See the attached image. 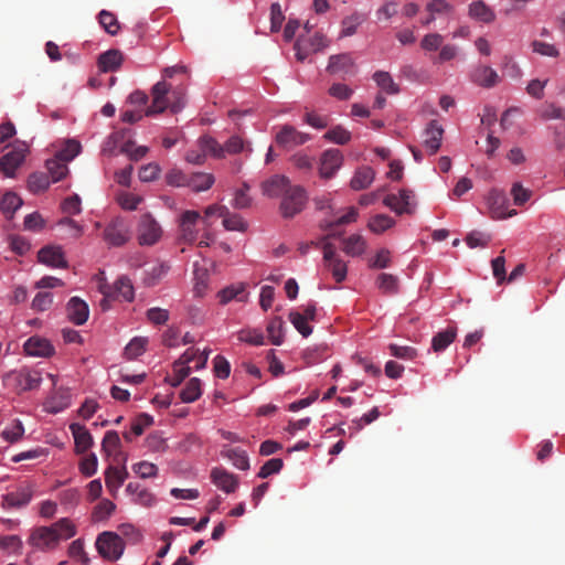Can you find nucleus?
<instances>
[{"label": "nucleus", "instance_id": "aec40b11", "mask_svg": "<svg viewBox=\"0 0 565 565\" xmlns=\"http://www.w3.org/2000/svg\"><path fill=\"white\" fill-rule=\"evenodd\" d=\"M470 81L481 87L491 88L499 83L498 73L488 65H478L470 72Z\"/></svg>", "mask_w": 565, "mask_h": 565}, {"label": "nucleus", "instance_id": "3c124183", "mask_svg": "<svg viewBox=\"0 0 565 565\" xmlns=\"http://www.w3.org/2000/svg\"><path fill=\"white\" fill-rule=\"evenodd\" d=\"M288 317L295 329L302 337L307 338L312 333V328L308 324V320L306 317H302L301 312L290 311Z\"/></svg>", "mask_w": 565, "mask_h": 565}, {"label": "nucleus", "instance_id": "f8f14e48", "mask_svg": "<svg viewBox=\"0 0 565 565\" xmlns=\"http://www.w3.org/2000/svg\"><path fill=\"white\" fill-rule=\"evenodd\" d=\"M413 199V191L402 189L398 194H387L383 203L398 215L412 214L414 212Z\"/></svg>", "mask_w": 565, "mask_h": 565}, {"label": "nucleus", "instance_id": "c85d7f7f", "mask_svg": "<svg viewBox=\"0 0 565 565\" xmlns=\"http://www.w3.org/2000/svg\"><path fill=\"white\" fill-rule=\"evenodd\" d=\"M214 175L205 172H195L188 175L186 186L191 188L194 192H202L209 190L214 184Z\"/></svg>", "mask_w": 565, "mask_h": 565}, {"label": "nucleus", "instance_id": "bb28decb", "mask_svg": "<svg viewBox=\"0 0 565 565\" xmlns=\"http://www.w3.org/2000/svg\"><path fill=\"white\" fill-rule=\"evenodd\" d=\"M468 14L471 19L488 24L492 23L497 17L495 12L482 0L471 2L468 7Z\"/></svg>", "mask_w": 565, "mask_h": 565}, {"label": "nucleus", "instance_id": "39448f33", "mask_svg": "<svg viewBox=\"0 0 565 565\" xmlns=\"http://www.w3.org/2000/svg\"><path fill=\"white\" fill-rule=\"evenodd\" d=\"M202 220L196 211L186 210L181 213L178 220V242L192 245L198 239V223Z\"/></svg>", "mask_w": 565, "mask_h": 565}, {"label": "nucleus", "instance_id": "de8ad7c7", "mask_svg": "<svg viewBox=\"0 0 565 565\" xmlns=\"http://www.w3.org/2000/svg\"><path fill=\"white\" fill-rule=\"evenodd\" d=\"M223 226L227 231L245 232L247 230V223L244 218L238 214L231 213L228 209L223 216Z\"/></svg>", "mask_w": 565, "mask_h": 565}, {"label": "nucleus", "instance_id": "e433bc0d", "mask_svg": "<svg viewBox=\"0 0 565 565\" xmlns=\"http://www.w3.org/2000/svg\"><path fill=\"white\" fill-rule=\"evenodd\" d=\"M376 286L386 295H395L398 292V278L391 274H380L376 278Z\"/></svg>", "mask_w": 565, "mask_h": 565}, {"label": "nucleus", "instance_id": "774afa93", "mask_svg": "<svg viewBox=\"0 0 565 565\" xmlns=\"http://www.w3.org/2000/svg\"><path fill=\"white\" fill-rule=\"evenodd\" d=\"M160 167L157 163H148L140 168L139 179L142 182H151L158 179L160 174Z\"/></svg>", "mask_w": 565, "mask_h": 565}, {"label": "nucleus", "instance_id": "58836bf2", "mask_svg": "<svg viewBox=\"0 0 565 565\" xmlns=\"http://www.w3.org/2000/svg\"><path fill=\"white\" fill-rule=\"evenodd\" d=\"M267 333L274 345H280L284 342V321L281 317H274L269 321Z\"/></svg>", "mask_w": 565, "mask_h": 565}, {"label": "nucleus", "instance_id": "680f3d73", "mask_svg": "<svg viewBox=\"0 0 565 565\" xmlns=\"http://www.w3.org/2000/svg\"><path fill=\"white\" fill-rule=\"evenodd\" d=\"M98 460L95 454L84 457L79 462V471L85 477H92L96 473Z\"/></svg>", "mask_w": 565, "mask_h": 565}, {"label": "nucleus", "instance_id": "4be33fe9", "mask_svg": "<svg viewBox=\"0 0 565 565\" xmlns=\"http://www.w3.org/2000/svg\"><path fill=\"white\" fill-rule=\"evenodd\" d=\"M444 135L443 127L437 120H430L424 131V146L430 151V154H435L441 145Z\"/></svg>", "mask_w": 565, "mask_h": 565}, {"label": "nucleus", "instance_id": "393cba45", "mask_svg": "<svg viewBox=\"0 0 565 565\" xmlns=\"http://www.w3.org/2000/svg\"><path fill=\"white\" fill-rule=\"evenodd\" d=\"M124 62V54L117 49H110L98 56L97 65L100 72L117 71Z\"/></svg>", "mask_w": 565, "mask_h": 565}, {"label": "nucleus", "instance_id": "72a5a7b5", "mask_svg": "<svg viewBox=\"0 0 565 565\" xmlns=\"http://www.w3.org/2000/svg\"><path fill=\"white\" fill-rule=\"evenodd\" d=\"M364 20V15L359 12H354L351 15L343 18L341 21L340 38H347L355 34L358 28L363 23Z\"/></svg>", "mask_w": 565, "mask_h": 565}, {"label": "nucleus", "instance_id": "1a4fd4ad", "mask_svg": "<svg viewBox=\"0 0 565 565\" xmlns=\"http://www.w3.org/2000/svg\"><path fill=\"white\" fill-rule=\"evenodd\" d=\"M7 379L13 383L19 392L38 388L42 382L41 373L29 369L10 372Z\"/></svg>", "mask_w": 565, "mask_h": 565}, {"label": "nucleus", "instance_id": "bf43d9fd", "mask_svg": "<svg viewBox=\"0 0 565 565\" xmlns=\"http://www.w3.org/2000/svg\"><path fill=\"white\" fill-rule=\"evenodd\" d=\"M238 340L253 345L264 344V335L257 329H244L238 332Z\"/></svg>", "mask_w": 565, "mask_h": 565}, {"label": "nucleus", "instance_id": "7ed1b4c3", "mask_svg": "<svg viewBox=\"0 0 565 565\" xmlns=\"http://www.w3.org/2000/svg\"><path fill=\"white\" fill-rule=\"evenodd\" d=\"M199 143L203 152L210 153L215 159L237 154L245 149V142L239 136H232L224 145L211 136H203L199 139Z\"/></svg>", "mask_w": 565, "mask_h": 565}, {"label": "nucleus", "instance_id": "473e14b6", "mask_svg": "<svg viewBox=\"0 0 565 565\" xmlns=\"http://www.w3.org/2000/svg\"><path fill=\"white\" fill-rule=\"evenodd\" d=\"M457 331L455 328H447L434 335L431 340V349L435 352H441L448 348L456 339Z\"/></svg>", "mask_w": 565, "mask_h": 565}, {"label": "nucleus", "instance_id": "2eb2a0df", "mask_svg": "<svg viewBox=\"0 0 565 565\" xmlns=\"http://www.w3.org/2000/svg\"><path fill=\"white\" fill-rule=\"evenodd\" d=\"M105 241L111 246H121L130 238L128 225L122 218L113 220L104 231Z\"/></svg>", "mask_w": 565, "mask_h": 565}, {"label": "nucleus", "instance_id": "6e6552de", "mask_svg": "<svg viewBox=\"0 0 565 565\" xmlns=\"http://www.w3.org/2000/svg\"><path fill=\"white\" fill-rule=\"evenodd\" d=\"M162 235L160 224L151 214H143L138 224V242L140 245H153Z\"/></svg>", "mask_w": 565, "mask_h": 565}, {"label": "nucleus", "instance_id": "603ef678", "mask_svg": "<svg viewBox=\"0 0 565 565\" xmlns=\"http://www.w3.org/2000/svg\"><path fill=\"white\" fill-rule=\"evenodd\" d=\"M540 116L544 120H565V108L557 106L553 103H545L540 109Z\"/></svg>", "mask_w": 565, "mask_h": 565}, {"label": "nucleus", "instance_id": "0e129e2a", "mask_svg": "<svg viewBox=\"0 0 565 565\" xmlns=\"http://www.w3.org/2000/svg\"><path fill=\"white\" fill-rule=\"evenodd\" d=\"M169 267L164 264L154 265L151 267L145 277V284L147 286H154L158 280L164 276L168 271Z\"/></svg>", "mask_w": 565, "mask_h": 565}, {"label": "nucleus", "instance_id": "8fccbe9b", "mask_svg": "<svg viewBox=\"0 0 565 565\" xmlns=\"http://www.w3.org/2000/svg\"><path fill=\"white\" fill-rule=\"evenodd\" d=\"M121 446V441L119 435L115 430H108L102 441V450L107 456H110L115 451H117Z\"/></svg>", "mask_w": 565, "mask_h": 565}, {"label": "nucleus", "instance_id": "052dcab7", "mask_svg": "<svg viewBox=\"0 0 565 565\" xmlns=\"http://www.w3.org/2000/svg\"><path fill=\"white\" fill-rule=\"evenodd\" d=\"M284 466V461L280 458H273L267 460L258 472L259 478H268L274 473H278Z\"/></svg>", "mask_w": 565, "mask_h": 565}, {"label": "nucleus", "instance_id": "dca6fc26", "mask_svg": "<svg viewBox=\"0 0 565 565\" xmlns=\"http://www.w3.org/2000/svg\"><path fill=\"white\" fill-rule=\"evenodd\" d=\"M310 139L308 134L298 131L290 125H285L276 135V143L285 149H291L306 143Z\"/></svg>", "mask_w": 565, "mask_h": 565}, {"label": "nucleus", "instance_id": "864d4df0", "mask_svg": "<svg viewBox=\"0 0 565 565\" xmlns=\"http://www.w3.org/2000/svg\"><path fill=\"white\" fill-rule=\"evenodd\" d=\"M81 148L82 147L78 141L70 139L65 142L64 148L57 151L55 157L67 163L81 152Z\"/></svg>", "mask_w": 565, "mask_h": 565}, {"label": "nucleus", "instance_id": "ea45409f", "mask_svg": "<svg viewBox=\"0 0 565 565\" xmlns=\"http://www.w3.org/2000/svg\"><path fill=\"white\" fill-rule=\"evenodd\" d=\"M21 205V198L13 192H7L0 201V209L8 217H12Z\"/></svg>", "mask_w": 565, "mask_h": 565}, {"label": "nucleus", "instance_id": "37998d69", "mask_svg": "<svg viewBox=\"0 0 565 565\" xmlns=\"http://www.w3.org/2000/svg\"><path fill=\"white\" fill-rule=\"evenodd\" d=\"M127 472L117 467H108L105 473V482L108 489H118L125 481Z\"/></svg>", "mask_w": 565, "mask_h": 565}, {"label": "nucleus", "instance_id": "79ce46f5", "mask_svg": "<svg viewBox=\"0 0 565 565\" xmlns=\"http://www.w3.org/2000/svg\"><path fill=\"white\" fill-rule=\"evenodd\" d=\"M99 24L110 34L116 35L120 30V24L116 15L107 10H102L98 14Z\"/></svg>", "mask_w": 565, "mask_h": 565}, {"label": "nucleus", "instance_id": "49530a36", "mask_svg": "<svg viewBox=\"0 0 565 565\" xmlns=\"http://www.w3.org/2000/svg\"><path fill=\"white\" fill-rule=\"evenodd\" d=\"M50 185V178L44 172H34L29 177L28 186L33 193L45 191Z\"/></svg>", "mask_w": 565, "mask_h": 565}, {"label": "nucleus", "instance_id": "0eeeda50", "mask_svg": "<svg viewBox=\"0 0 565 565\" xmlns=\"http://www.w3.org/2000/svg\"><path fill=\"white\" fill-rule=\"evenodd\" d=\"M99 291L105 297L121 298L126 301H132L135 297L132 282L127 276H120L114 285H109L106 281L100 282Z\"/></svg>", "mask_w": 565, "mask_h": 565}, {"label": "nucleus", "instance_id": "f3484780", "mask_svg": "<svg viewBox=\"0 0 565 565\" xmlns=\"http://www.w3.org/2000/svg\"><path fill=\"white\" fill-rule=\"evenodd\" d=\"M343 156L339 149H328L320 158L319 174L323 179L332 178L340 169Z\"/></svg>", "mask_w": 565, "mask_h": 565}, {"label": "nucleus", "instance_id": "2f4dec72", "mask_svg": "<svg viewBox=\"0 0 565 565\" xmlns=\"http://www.w3.org/2000/svg\"><path fill=\"white\" fill-rule=\"evenodd\" d=\"M217 297L222 305L228 303L231 300L245 301L247 295L243 284L231 285L218 291Z\"/></svg>", "mask_w": 565, "mask_h": 565}, {"label": "nucleus", "instance_id": "a19ab883", "mask_svg": "<svg viewBox=\"0 0 565 565\" xmlns=\"http://www.w3.org/2000/svg\"><path fill=\"white\" fill-rule=\"evenodd\" d=\"M395 225L394 218L386 214H376L369 221V228L375 233L381 234L386 230L393 227Z\"/></svg>", "mask_w": 565, "mask_h": 565}, {"label": "nucleus", "instance_id": "f03ea898", "mask_svg": "<svg viewBox=\"0 0 565 565\" xmlns=\"http://www.w3.org/2000/svg\"><path fill=\"white\" fill-rule=\"evenodd\" d=\"M308 194L303 186L292 184L279 202V214L285 220H291L307 206Z\"/></svg>", "mask_w": 565, "mask_h": 565}, {"label": "nucleus", "instance_id": "4468645a", "mask_svg": "<svg viewBox=\"0 0 565 565\" xmlns=\"http://www.w3.org/2000/svg\"><path fill=\"white\" fill-rule=\"evenodd\" d=\"M323 260L337 282H342L347 278V264L335 253V248L331 243L323 245Z\"/></svg>", "mask_w": 565, "mask_h": 565}, {"label": "nucleus", "instance_id": "c756f323", "mask_svg": "<svg viewBox=\"0 0 565 565\" xmlns=\"http://www.w3.org/2000/svg\"><path fill=\"white\" fill-rule=\"evenodd\" d=\"M374 178L375 172L371 167H362L355 171L350 185L355 191L364 190L371 185Z\"/></svg>", "mask_w": 565, "mask_h": 565}, {"label": "nucleus", "instance_id": "423d86ee", "mask_svg": "<svg viewBox=\"0 0 565 565\" xmlns=\"http://www.w3.org/2000/svg\"><path fill=\"white\" fill-rule=\"evenodd\" d=\"M170 90L171 85L166 81L156 83L151 88L152 103L145 110V115L150 117L157 114H161L168 108L170 109Z\"/></svg>", "mask_w": 565, "mask_h": 565}, {"label": "nucleus", "instance_id": "412c9836", "mask_svg": "<svg viewBox=\"0 0 565 565\" xmlns=\"http://www.w3.org/2000/svg\"><path fill=\"white\" fill-rule=\"evenodd\" d=\"M23 349L25 354L30 356L49 358L54 353V347L51 342L36 335L29 338L25 341Z\"/></svg>", "mask_w": 565, "mask_h": 565}, {"label": "nucleus", "instance_id": "4d7b16f0", "mask_svg": "<svg viewBox=\"0 0 565 565\" xmlns=\"http://www.w3.org/2000/svg\"><path fill=\"white\" fill-rule=\"evenodd\" d=\"M116 505L108 499H103L94 509L93 516L96 521L108 519L115 511Z\"/></svg>", "mask_w": 565, "mask_h": 565}, {"label": "nucleus", "instance_id": "c03bdc74", "mask_svg": "<svg viewBox=\"0 0 565 565\" xmlns=\"http://www.w3.org/2000/svg\"><path fill=\"white\" fill-rule=\"evenodd\" d=\"M373 79L387 94L398 93V86L394 83L390 73L384 71H377L373 74Z\"/></svg>", "mask_w": 565, "mask_h": 565}, {"label": "nucleus", "instance_id": "13d9d810", "mask_svg": "<svg viewBox=\"0 0 565 565\" xmlns=\"http://www.w3.org/2000/svg\"><path fill=\"white\" fill-rule=\"evenodd\" d=\"M388 350L391 355L402 360H414L417 356V350L408 345L390 344Z\"/></svg>", "mask_w": 565, "mask_h": 565}, {"label": "nucleus", "instance_id": "c9c22d12", "mask_svg": "<svg viewBox=\"0 0 565 565\" xmlns=\"http://www.w3.org/2000/svg\"><path fill=\"white\" fill-rule=\"evenodd\" d=\"M343 250L345 254L355 257L364 253L366 243L359 234H353L343 241Z\"/></svg>", "mask_w": 565, "mask_h": 565}, {"label": "nucleus", "instance_id": "cd10ccee", "mask_svg": "<svg viewBox=\"0 0 565 565\" xmlns=\"http://www.w3.org/2000/svg\"><path fill=\"white\" fill-rule=\"evenodd\" d=\"M70 406V394L65 390L55 391L44 403V408L51 414H57Z\"/></svg>", "mask_w": 565, "mask_h": 565}, {"label": "nucleus", "instance_id": "a18cd8bd", "mask_svg": "<svg viewBox=\"0 0 565 565\" xmlns=\"http://www.w3.org/2000/svg\"><path fill=\"white\" fill-rule=\"evenodd\" d=\"M22 540L18 535H1L0 536V550L9 554H21L22 553Z\"/></svg>", "mask_w": 565, "mask_h": 565}, {"label": "nucleus", "instance_id": "09e8293b", "mask_svg": "<svg viewBox=\"0 0 565 565\" xmlns=\"http://www.w3.org/2000/svg\"><path fill=\"white\" fill-rule=\"evenodd\" d=\"M227 459L239 470L249 468V459L245 450L232 448L226 451Z\"/></svg>", "mask_w": 565, "mask_h": 565}, {"label": "nucleus", "instance_id": "f704fd0d", "mask_svg": "<svg viewBox=\"0 0 565 565\" xmlns=\"http://www.w3.org/2000/svg\"><path fill=\"white\" fill-rule=\"evenodd\" d=\"M45 167L49 171V178H51L52 182H57L62 180L67 173L68 168L67 163L54 157L52 159H47L45 162Z\"/></svg>", "mask_w": 565, "mask_h": 565}, {"label": "nucleus", "instance_id": "9d476101", "mask_svg": "<svg viewBox=\"0 0 565 565\" xmlns=\"http://www.w3.org/2000/svg\"><path fill=\"white\" fill-rule=\"evenodd\" d=\"M487 203L492 218L502 220L516 214L515 210H508L509 200L503 191L491 190L488 194Z\"/></svg>", "mask_w": 565, "mask_h": 565}, {"label": "nucleus", "instance_id": "5701e85b", "mask_svg": "<svg viewBox=\"0 0 565 565\" xmlns=\"http://www.w3.org/2000/svg\"><path fill=\"white\" fill-rule=\"evenodd\" d=\"M70 429L74 437L75 452L78 455L86 452L94 444L93 436L88 429L77 423L71 424Z\"/></svg>", "mask_w": 565, "mask_h": 565}, {"label": "nucleus", "instance_id": "ddd939ff", "mask_svg": "<svg viewBox=\"0 0 565 565\" xmlns=\"http://www.w3.org/2000/svg\"><path fill=\"white\" fill-rule=\"evenodd\" d=\"M26 153L25 143L15 146L0 158V172L7 178H13L15 170L23 163Z\"/></svg>", "mask_w": 565, "mask_h": 565}, {"label": "nucleus", "instance_id": "20e7f679", "mask_svg": "<svg viewBox=\"0 0 565 565\" xmlns=\"http://www.w3.org/2000/svg\"><path fill=\"white\" fill-rule=\"evenodd\" d=\"M96 547L106 561L115 562L122 555L125 543L121 535L115 532H103L96 540Z\"/></svg>", "mask_w": 565, "mask_h": 565}, {"label": "nucleus", "instance_id": "4c0bfd02", "mask_svg": "<svg viewBox=\"0 0 565 565\" xmlns=\"http://www.w3.org/2000/svg\"><path fill=\"white\" fill-rule=\"evenodd\" d=\"M202 394L201 381L198 377L191 379L185 387L180 392V398L184 403H193Z\"/></svg>", "mask_w": 565, "mask_h": 565}, {"label": "nucleus", "instance_id": "f257e3e1", "mask_svg": "<svg viewBox=\"0 0 565 565\" xmlns=\"http://www.w3.org/2000/svg\"><path fill=\"white\" fill-rule=\"evenodd\" d=\"M76 534V527L73 522L63 518L50 526H38L31 531L28 543L40 551H51L55 548L61 541L68 540Z\"/></svg>", "mask_w": 565, "mask_h": 565}, {"label": "nucleus", "instance_id": "5fc2aeb1", "mask_svg": "<svg viewBox=\"0 0 565 565\" xmlns=\"http://www.w3.org/2000/svg\"><path fill=\"white\" fill-rule=\"evenodd\" d=\"M324 138L338 145H347L351 140V132L342 126H335L324 134Z\"/></svg>", "mask_w": 565, "mask_h": 565}, {"label": "nucleus", "instance_id": "6e6d98bb", "mask_svg": "<svg viewBox=\"0 0 565 565\" xmlns=\"http://www.w3.org/2000/svg\"><path fill=\"white\" fill-rule=\"evenodd\" d=\"M147 345V339L134 338L125 348V355L127 359L132 360L141 355Z\"/></svg>", "mask_w": 565, "mask_h": 565}, {"label": "nucleus", "instance_id": "69168bd1", "mask_svg": "<svg viewBox=\"0 0 565 565\" xmlns=\"http://www.w3.org/2000/svg\"><path fill=\"white\" fill-rule=\"evenodd\" d=\"M52 302L53 295L51 292H39L32 301V309L35 311H45L51 307Z\"/></svg>", "mask_w": 565, "mask_h": 565}, {"label": "nucleus", "instance_id": "b1692460", "mask_svg": "<svg viewBox=\"0 0 565 565\" xmlns=\"http://www.w3.org/2000/svg\"><path fill=\"white\" fill-rule=\"evenodd\" d=\"M67 317L76 326L84 324L89 315L87 303L78 297H73L67 302Z\"/></svg>", "mask_w": 565, "mask_h": 565}, {"label": "nucleus", "instance_id": "7c9ffc66", "mask_svg": "<svg viewBox=\"0 0 565 565\" xmlns=\"http://www.w3.org/2000/svg\"><path fill=\"white\" fill-rule=\"evenodd\" d=\"M32 498L30 489L22 488L13 492H9L3 497V505L8 508H21L26 505Z\"/></svg>", "mask_w": 565, "mask_h": 565}, {"label": "nucleus", "instance_id": "a878e982", "mask_svg": "<svg viewBox=\"0 0 565 565\" xmlns=\"http://www.w3.org/2000/svg\"><path fill=\"white\" fill-rule=\"evenodd\" d=\"M211 478L213 483L226 493L234 492L238 484L236 477L222 468H214Z\"/></svg>", "mask_w": 565, "mask_h": 565}, {"label": "nucleus", "instance_id": "9b49d317", "mask_svg": "<svg viewBox=\"0 0 565 565\" xmlns=\"http://www.w3.org/2000/svg\"><path fill=\"white\" fill-rule=\"evenodd\" d=\"M294 183L284 174H274L260 183L262 194L269 199H281Z\"/></svg>", "mask_w": 565, "mask_h": 565}, {"label": "nucleus", "instance_id": "e2e57ef3", "mask_svg": "<svg viewBox=\"0 0 565 565\" xmlns=\"http://www.w3.org/2000/svg\"><path fill=\"white\" fill-rule=\"evenodd\" d=\"M153 418L147 413H141L138 415L131 424V433L135 436H140L143 434L146 427L152 425Z\"/></svg>", "mask_w": 565, "mask_h": 565}, {"label": "nucleus", "instance_id": "6ab92c4d", "mask_svg": "<svg viewBox=\"0 0 565 565\" xmlns=\"http://www.w3.org/2000/svg\"><path fill=\"white\" fill-rule=\"evenodd\" d=\"M38 259L53 268H66L67 260L61 246H44L38 253Z\"/></svg>", "mask_w": 565, "mask_h": 565}, {"label": "nucleus", "instance_id": "338daca9", "mask_svg": "<svg viewBox=\"0 0 565 565\" xmlns=\"http://www.w3.org/2000/svg\"><path fill=\"white\" fill-rule=\"evenodd\" d=\"M391 265V253L388 249L382 248L380 249L375 257L370 262V268L372 269H383L387 268Z\"/></svg>", "mask_w": 565, "mask_h": 565}, {"label": "nucleus", "instance_id": "a211bd4d", "mask_svg": "<svg viewBox=\"0 0 565 565\" xmlns=\"http://www.w3.org/2000/svg\"><path fill=\"white\" fill-rule=\"evenodd\" d=\"M327 71L332 75H353L355 73V65L351 54L342 53L330 56Z\"/></svg>", "mask_w": 565, "mask_h": 565}]
</instances>
